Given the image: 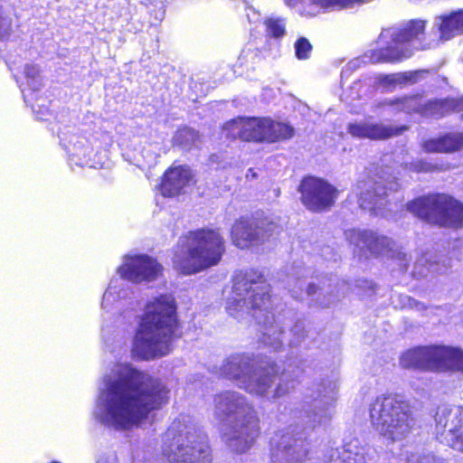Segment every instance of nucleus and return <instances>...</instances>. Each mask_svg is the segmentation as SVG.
<instances>
[{"label":"nucleus","instance_id":"f257e3e1","mask_svg":"<svg viewBox=\"0 0 463 463\" xmlns=\"http://www.w3.org/2000/svg\"><path fill=\"white\" fill-rule=\"evenodd\" d=\"M168 401L169 390L162 381L129 364H117L103 376L93 416L106 427L130 430L148 422L151 413Z\"/></svg>","mask_w":463,"mask_h":463},{"label":"nucleus","instance_id":"f03ea898","mask_svg":"<svg viewBox=\"0 0 463 463\" xmlns=\"http://www.w3.org/2000/svg\"><path fill=\"white\" fill-rule=\"evenodd\" d=\"M270 287L263 276L257 272L237 274L234 278L232 296L227 301L231 316L241 319L251 316L260 326L261 342L274 350L281 347L286 328L290 327V345H298L306 336L304 324L293 323L291 311H283L277 316L271 308Z\"/></svg>","mask_w":463,"mask_h":463},{"label":"nucleus","instance_id":"7ed1b4c3","mask_svg":"<svg viewBox=\"0 0 463 463\" xmlns=\"http://www.w3.org/2000/svg\"><path fill=\"white\" fill-rule=\"evenodd\" d=\"M175 323V305L172 296L162 295L149 301L133 340V354L142 360L166 355Z\"/></svg>","mask_w":463,"mask_h":463},{"label":"nucleus","instance_id":"20e7f679","mask_svg":"<svg viewBox=\"0 0 463 463\" xmlns=\"http://www.w3.org/2000/svg\"><path fill=\"white\" fill-rule=\"evenodd\" d=\"M214 415L222 422V435L228 448L242 454L259 433V419L252 405L240 392L225 391L214 396Z\"/></svg>","mask_w":463,"mask_h":463},{"label":"nucleus","instance_id":"39448f33","mask_svg":"<svg viewBox=\"0 0 463 463\" xmlns=\"http://www.w3.org/2000/svg\"><path fill=\"white\" fill-rule=\"evenodd\" d=\"M425 27L424 20L415 19L399 27L383 29L378 38L379 49L371 50L361 59L351 61L343 74L355 70L361 62H394L411 57L415 52L435 48L439 43L428 39Z\"/></svg>","mask_w":463,"mask_h":463},{"label":"nucleus","instance_id":"423d86ee","mask_svg":"<svg viewBox=\"0 0 463 463\" xmlns=\"http://www.w3.org/2000/svg\"><path fill=\"white\" fill-rule=\"evenodd\" d=\"M224 240L218 231L200 229L181 237L175 246L173 266L184 275H192L219 263L224 253Z\"/></svg>","mask_w":463,"mask_h":463},{"label":"nucleus","instance_id":"0eeeda50","mask_svg":"<svg viewBox=\"0 0 463 463\" xmlns=\"http://www.w3.org/2000/svg\"><path fill=\"white\" fill-rule=\"evenodd\" d=\"M162 453L169 463H212L206 435L185 414L175 418L165 431Z\"/></svg>","mask_w":463,"mask_h":463},{"label":"nucleus","instance_id":"6e6552de","mask_svg":"<svg viewBox=\"0 0 463 463\" xmlns=\"http://www.w3.org/2000/svg\"><path fill=\"white\" fill-rule=\"evenodd\" d=\"M370 419L373 428L392 441L408 437L416 425L410 404L396 394L377 396L370 404Z\"/></svg>","mask_w":463,"mask_h":463},{"label":"nucleus","instance_id":"1a4fd4ad","mask_svg":"<svg viewBox=\"0 0 463 463\" xmlns=\"http://www.w3.org/2000/svg\"><path fill=\"white\" fill-rule=\"evenodd\" d=\"M406 208L431 224L456 228L463 222V203L445 194L418 197L408 203Z\"/></svg>","mask_w":463,"mask_h":463},{"label":"nucleus","instance_id":"9d476101","mask_svg":"<svg viewBox=\"0 0 463 463\" xmlns=\"http://www.w3.org/2000/svg\"><path fill=\"white\" fill-rule=\"evenodd\" d=\"M400 364L406 369L463 372V350L448 346L416 347L401 355Z\"/></svg>","mask_w":463,"mask_h":463},{"label":"nucleus","instance_id":"9b49d317","mask_svg":"<svg viewBox=\"0 0 463 463\" xmlns=\"http://www.w3.org/2000/svg\"><path fill=\"white\" fill-rule=\"evenodd\" d=\"M400 184L395 180H367L357 184L358 203L361 208L371 214L389 218L399 210L402 197L396 194Z\"/></svg>","mask_w":463,"mask_h":463},{"label":"nucleus","instance_id":"f8f14e48","mask_svg":"<svg viewBox=\"0 0 463 463\" xmlns=\"http://www.w3.org/2000/svg\"><path fill=\"white\" fill-rule=\"evenodd\" d=\"M337 388L335 383L326 380L313 382L303 395L307 423L315 429L330 424L335 411Z\"/></svg>","mask_w":463,"mask_h":463},{"label":"nucleus","instance_id":"ddd939ff","mask_svg":"<svg viewBox=\"0 0 463 463\" xmlns=\"http://www.w3.org/2000/svg\"><path fill=\"white\" fill-rule=\"evenodd\" d=\"M309 273V269L306 268H294L288 275L287 284L295 298H302L304 288H306L305 293L311 302L317 307L325 308L335 305L345 298L348 289L345 282L336 281L335 284L323 283L322 286H317L313 283L307 284L304 279Z\"/></svg>","mask_w":463,"mask_h":463},{"label":"nucleus","instance_id":"4468645a","mask_svg":"<svg viewBox=\"0 0 463 463\" xmlns=\"http://www.w3.org/2000/svg\"><path fill=\"white\" fill-rule=\"evenodd\" d=\"M345 239L354 246L360 258L386 255L390 258H405V254L398 251L395 242L383 235H378L370 230L350 229L345 232Z\"/></svg>","mask_w":463,"mask_h":463},{"label":"nucleus","instance_id":"2eb2a0df","mask_svg":"<svg viewBox=\"0 0 463 463\" xmlns=\"http://www.w3.org/2000/svg\"><path fill=\"white\" fill-rule=\"evenodd\" d=\"M246 392L267 399H279L294 389V383L283 373L278 376L267 369L252 368L243 387Z\"/></svg>","mask_w":463,"mask_h":463},{"label":"nucleus","instance_id":"dca6fc26","mask_svg":"<svg viewBox=\"0 0 463 463\" xmlns=\"http://www.w3.org/2000/svg\"><path fill=\"white\" fill-rule=\"evenodd\" d=\"M435 421L437 439L452 449L463 452V407L439 408Z\"/></svg>","mask_w":463,"mask_h":463},{"label":"nucleus","instance_id":"f3484780","mask_svg":"<svg viewBox=\"0 0 463 463\" xmlns=\"http://www.w3.org/2000/svg\"><path fill=\"white\" fill-rule=\"evenodd\" d=\"M277 228L269 219H244L236 221L232 228V240L241 249L266 241Z\"/></svg>","mask_w":463,"mask_h":463},{"label":"nucleus","instance_id":"a211bd4d","mask_svg":"<svg viewBox=\"0 0 463 463\" xmlns=\"http://www.w3.org/2000/svg\"><path fill=\"white\" fill-rule=\"evenodd\" d=\"M301 201L309 210L320 212L330 208L337 197V190L326 181L316 178H305L299 186Z\"/></svg>","mask_w":463,"mask_h":463},{"label":"nucleus","instance_id":"6ab92c4d","mask_svg":"<svg viewBox=\"0 0 463 463\" xmlns=\"http://www.w3.org/2000/svg\"><path fill=\"white\" fill-rule=\"evenodd\" d=\"M382 106L388 107L391 112L404 111L411 113L412 111L420 112L427 117H442L449 111L456 109L454 99H435L423 103L417 97H404L393 100H385Z\"/></svg>","mask_w":463,"mask_h":463},{"label":"nucleus","instance_id":"aec40b11","mask_svg":"<svg viewBox=\"0 0 463 463\" xmlns=\"http://www.w3.org/2000/svg\"><path fill=\"white\" fill-rule=\"evenodd\" d=\"M162 272V266L147 255H126L118 273L134 283L156 280Z\"/></svg>","mask_w":463,"mask_h":463},{"label":"nucleus","instance_id":"412c9836","mask_svg":"<svg viewBox=\"0 0 463 463\" xmlns=\"http://www.w3.org/2000/svg\"><path fill=\"white\" fill-rule=\"evenodd\" d=\"M267 118H238L224 126L226 135L245 141H266Z\"/></svg>","mask_w":463,"mask_h":463},{"label":"nucleus","instance_id":"4be33fe9","mask_svg":"<svg viewBox=\"0 0 463 463\" xmlns=\"http://www.w3.org/2000/svg\"><path fill=\"white\" fill-rule=\"evenodd\" d=\"M307 456L306 441L297 439L288 433L281 436L271 452V458L274 463H302Z\"/></svg>","mask_w":463,"mask_h":463},{"label":"nucleus","instance_id":"5701e85b","mask_svg":"<svg viewBox=\"0 0 463 463\" xmlns=\"http://www.w3.org/2000/svg\"><path fill=\"white\" fill-rule=\"evenodd\" d=\"M253 367V360L250 356L243 354H233L223 362L220 368V374L234 381L240 388H242Z\"/></svg>","mask_w":463,"mask_h":463},{"label":"nucleus","instance_id":"b1692460","mask_svg":"<svg viewBox=\"0 0 463 463\" xmlns=\"http://www.w3.org/2000/svg\"><path fill=\"white\" fill-rule=\"evenodd\" d=\"M406 128H393L382 123L360 121L349 123L347 132L354 137L369 139H385L401 134Z\"/></svg>","mask_w":463,"mask_h":463},{"label":"nucleus","instance_id":"393cba45","mask_svg":"<svg viewBox=\"0 0 463 463\" xmlns=\"http://www.w3.org/2000/svg\"><path fill=\"white\" fill-rule=\"evenodd\" d=\"M193 183V175L189 167L177 166L168 169L161 184L164 196H175Z\"/></svg>","mask_w":463,"mask_h":463},{"label":"nucleus","instance_id":"a878e982","mask_svg":"<svg viewBox=\"0 0 463 463\" xmlns=\"http://www.w3.org/2000/svg\"><path fill=\"white\" fill-rule=\"evenodd\" d=\"M430 153H449L463 148V133H452L439 138L430 139L423 144Z\"/></svg>","mask_w":463,"mask_h":463},{"label":"nucleus","instance_id":"bb28decb","mask_svg":"<svg viewBox=\"0 0 463 463\" xmlns=\"http://www.w3.org/2000/svg\"><path fill=\"white\" fill-rule=\"evenodd\" d=\"M435 25L438 27L441 41H449L463 33V10L440 17L439 22H436Z\"/></svg>","mask_w":463,"mask_h":463},{"label":"nucleus","instance_id":"cd10ccee","mask_svg":"<svg viewBox=\"0 0 463 463\" xmlns=\"http://www.w3.org/2000/svg\"><path fill=\"white\" fill-rule=\"evenodd\" d=\"M126 280L127 279L120 276L119 279H115L110 281L102 298L101 306L104 309L109 308L115 302L129 298L132 292L128 287Z\"/></svg>","mask_w":463,"mask_h":463},{"label":"nucleus","instance_id":"c85d7f7f","mask_svg":"<svg viewBox=\"0 0 463 463\" xmlns=\"http://www.w3.org/2000/svg\"><path fill=\"white\" fill-rule=\"evenodd\" d=\"M266 141L277 142L283 139H288L294 136V128L282 122L273 121L267 118L266 122Z\"/></svg>","mask_w":463,"mask_h":463},{"label":"nucleus","instance_id":"c756f323","mask_svg":"<svg viewBox=\"0 0 463 463\" xmlns=\"http://www.w3.org/2000/svg\"><path fill=\"white\" fill-rule=\"evenodd\" d=\"M61 141L65 146L67 151L76 156H87V139L77 134H73L69 137H62Z\"/></svg>","mask_w":463,"mask_h":463},{"label":"nucleus","instance_id":"7c9ffc66","mask_svg":"<svg viewBox=\"0 0 463 463\" xmlns=\"http://www.w3.org/2000/svg\"><path fill=\"white\" fill-rule=\"evenodd\" d=\"M174 144L184 149H189L198 139L197 132L191 128H183L174 136Z\"/></svg>","mask_w":463,"mask_h":463},{"label":"nucleus","instance_id":"2f4dec72","mask_svg":"<svg viewBox=\"0 0 463 463\" xmlns=\"http://www.w3.org/2000/svg\"><path fill=\"white\" fill-rule=\"evenodd\" d=\"M408 463H445L444 459L436 456L431 451L422 449L411 453Z\"/></svg>","mask_w":463,"mask_h":463},{"label":"nucleus","instance_id":"473e14b6","mask_svg":"<svg viewBox=\"0 0 463 463\" xmlns=\"http://www.w3.org/2000/svg\"><path fill=\"white\" fill-rule=\"evenodd\" d=\"M24 75L30 89L33 90H38L42 85L39 68L34 64H25Z\"/></svg>","mask_w":463,"mask_h":463},{"label":"nucleus","instance_id":"72a5a7b5","mask_svg":"<svg viewBox=\"0 0 463 463\" xmlns=\"http://www.w3.org/2000/svg\"><path fill=\"white\" fill-rule=\"evenodd\" d=\"M294 48L295 55L298 60L308 59L313 49L309 41L305 37L298 38L294 44Z\"/></svg>","mask_w":463,"mask_h":463},{"label":"nucleus","instance_id":"f704fd0d","mask_svg":"<svg viewBox=\"0 0 463 463\" xmlns=\"http://www.w3.org/2000/svg\"><path fill=\"white\" fill-rule=\"evenodd\" d=\"M267 32L273 37L279 38L285 34V22L283 19L269 18L265 22Z\"/></svg>","mask_w":463,"mask_h":463},{"label":"nucleus","instance_id":"c9c22d12","mask_svg":"<svg viewBox=\"0 0 463 463\" xmlns=\"http://www.w3.org/2000/svg\"><path fill=\"white\" fill-rule=\"evenodd\" d=\"M421 73V71L397 73L391 75L390 79L391 82L394 84L415 83Z\"/></svg>","mask_w":463,"mask_h":463},{"label":"nucleus","instance_id":"e433bc0d","mask_svg":"<svg viewBox=\"0 0 463 463\" xmlns=\"http://www.w3.org/2000/svg\"><path fill=\"white\" fill-rule=\"evenodd\" d=\"M342 463H365V458L361 453L345 450L342 456Z\"/></svg>","mask_w":463,"mask_h":463},{"label":"nucleus","instance_id":"4c0bfd02","mask_svg":"<svg viewBox=\"0 0 463 463\" xmlns=\"http://www.w3.org/2000/svg\"><path fill=\"white\" fill-rule=\"evenodd\" d=\"M11 31V19L0 14V38L9 34Z\"/></svg>","mask_w":463,"mask_h":463},{"label":"nucleus","instance_id":"58836bf2","mask_svg":"<svg viewBox=\"0 0 463 463\" xmlns=\"http://www.w3.org/2000/svg\"><path fill=\"white\" fill-rule=\"evenodd\" d=\"M413 165L417 172H430L435 168L433 165L423 160L417 161Z\"/></svg>","mask_w":463,"mask_h":463},{"label":"nucleus","instance_id":"ea45409f","mask_svg":"<svg viewBox=\"0 0 463 463\" xmlns=\"http://www.w3.org/2000/svg\"><path fill=\"white\" fill-rule=\"evenodd\" d=\"M248 20L250 23H257L260 19V14L255 11L252 7L247 8V14H246Z\"/></svg>","mask_w":463,"mask_h":463},{"label":"nucleus","instance_id":"a19ab883","mask_svg":"<svg viewBox=\"0 0 463 463\" xmlns=\"http://www.w3.org/2000/svg\"><path fill=\"white\" fill-rule=\"evenodd\" d=\"M97 463H118V459L114 454H110L106 458H101Z\"/></svg>","mask_w":463,"mask_h":463},{"label":"nucleus","instance_id":"79ce46f5","mask_svg":"<svg viewBox=\"0 0 463 463\" xmlns=\"http://www.w3.org/2000/svg\"><path fill=\"white\" fill-rule=\"evenodd\" d=\"M165 10L161 7L156 13V19L161 21L164 18Z\"/></svg>","mask_w":463,"mask_h":463},{"label":"nucleus","instance_id":"37998d69","mask_svg":"<svg viewBox=\"0 0 463 463\" xmlns=\"http://www.w3.org/2000/svg\"><path fill=\"white\" fill-rule=\"evenodd\" d=\"M19 87H20V89H21L22 92L24 93V90L22 88V85H19Z\"/></svg>","mask_w":463,"mask_h":463}]
</instances>
